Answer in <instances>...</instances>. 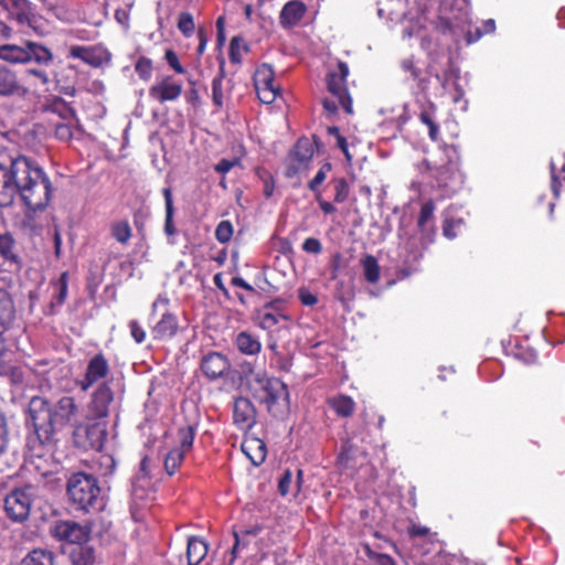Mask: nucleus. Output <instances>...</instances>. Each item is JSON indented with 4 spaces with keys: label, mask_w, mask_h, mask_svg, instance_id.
Listing matches in <instances>:
<instances>
[{
    "label": "nucleus",
    "mask_w": 565,
    "mask_h": 565,
    "mask_svg": "<svg viewBox=\"0 0 565 565\" xmlns=\"http://www.w3.org/2000/svg\"><path fill=\"white\" fill-rule=\"evenodd\" d=\"M21 198L32 212L44 210L52 199V182L40 163L28 156H9L0 160V207Z\"/></svg>",
    "instance_id": "f257e3e1"
},
{
    "label": "nucleus",
    "mask_w": 565,
    "mask_h": 565,
    "mask_svg": "<svg viewBox=\"0 0 565 565\" xmlns=\"http://www.w3.org/2000/svg\"><path fill=\"white\" fill-rule=\"evenodd\" d=\"M29 414L39 443L38 448L31 446L30 457L42 459L50 451L47 446L52 444L57 429L66 426L75 428L79 423L81 405L73 396H63L54 405L45 397L34 396L29 402Z\"/></svg>",
    "instance_id": "f03ea898"
},
{
    "label": "nucleus",
    "mask_w": 565,
    "mask_h": 565,
    "mask_svg": "<svg viewBox=\"0 0 565 565\" xmlns=\"http://www.w3.org/2000/svg\"><path fill=\"white\" fill-rule=\"evenodd\" d=\"M420 46L428 52L429 62L426 67L428 79L430 81L431 76L436 77L441 95L446 93L450 82H454L459 90V96H455L452 99L458 103L462 95L458 84L460 68L454 63L450 50L439 43V38H422Z\"/></svg>",
    "instance_id": "7ed1b4c3"
},
{
    "label": "nucleus",
    "mask_w": 565,
    "mask_h": 565,
    "mask_svg": "<svg viewBox=\"0 0 565 565\" xmlns=\"http://www.w3.org/2000/svg\"><path fill=\"white\" fill-rule=\"evenodd\" d=\"M102 488L95 475L71 473L66 481V495L73 510L83 513L100 509Z\"/></svg>",
    "instance_id": "20e7f679"
},
{
    "label": "nucleus",
    "mask_w": 565,
    "mask_h": 565,
    "mask_svg": "<svg viewBox=\"0 0 565 565\" xmlns=\"http://www.w3.org/2000/svg\"><path fill=\"white\" fill-rule=\"evenodd\" d=\"M249 390L253 397L260 404H265L268 412H271L281 399H289L287 384L280 381L279 377L267 376L266 373L255 374L249 382Z\"/></svg>",
    "instance_id": "39448f33"
},
{
    "label": "nucleus",
    "mask_w": 565,
    "mask_h": 565,
    "mask_svg": "<svg viewBox=\"0 0 565 565\" xmlns=\"http://www.w3.org/2000/svg\"><path fill=\"white\" fill-rule=\"evenodd\" d=\"M349 66L344 61H338L335 68L328 72L326 82L332 95L347 114H353V100L348 88Z\"/></svg>",
    "instance_id": "423d86ee"
},
{
    "label": "nucleus",
    "mask_w": 565,
    "mask_h": 565,
    "mask_svg": "<svg viewBox=\"0 0 565 565\" xmlns=\"http://www.w3.org/2000/svg\"><path fill=\"white\" fill-rule=\"evenodd\" d=\"M31 489V486L14 488L6 495L3 509L13 523L28 521L33 502Z\"/></svg>",
    "instance_id": "0eeeda50"
},
{
    "label": "nucleus",
    "mask_w": 565,
    "mask_h": 565,
    "mask_svg": "<svg viewBox=\"0 0 565 565\" xmlns=\"http://www.w3.org/2000/svg\"><path fill=\"white\" fill-rule=\"evenodd\" d=\"M111 374L109 359L103 352L89 356L82 379L77 381L81 391L87 392L94 385L109 382Z\"/></svg>",
    "instance_id": "6e6552de"
},
{
    "label": "nucleus",
    "mask_w": 565,
    "mask_h": 565,
    "mask_svg": "<svg viewBox=\"0 0 565 565\" xmlns=\"http://www.w3.org/2000/svg\"><path fill=\"white\" fill-rule=\"evenodd\" d=\"M107 436V427L102 422L90 423L89 425L78 423L73 430L74 441L86 450H103Z\"/></svg>",
    "instance_id": "1a4fd4ad"
},
{
    "label": "nucleus",
    "mask_w": 565,
    "mask_h": 565,
    "mask_svg": "<svg viewBox=\"0 0 565 565\" xmlns=\"http://www.w3.org/2000/svg\"><path fill=\"white\" fill-rule=\"evenodd\" d=\"M115 398L116 393L110 386V382L96 385L88 399V417L95 420L108 418Z\"/></svg>",
    "instance_id": "9d476101"
},
{
    "label": "nucleus",
    "mask_w": 565,
    "mask_h": 565,
    "mask_svg": "<svg viewBox=\"0 0 565 565\" xmlns=\"http://www.w3.org/2000/svg\"><path fill=\"white\" fill-rule=\"evenodd\" d=\"M184 84L173 75H160L149 88V96L159 104L177 102L183 94Z\"/></svg>",
    "instance_id": "9b49d317"
},
{
    "label": "nucleus",
    "mask_w": 565,
    "mask_h": 565,
    "mask_svg": "<svg viewBox=\"0 0 565 565\" xmlns=\"http://www.w3.org/2000/svg\"><path fill=\"white\" fill-rule=\"evenodd\" d=\"M313 156L315 148L311 140L308 138L298 139L287 157L285 175L292 178L297 173L307 170Z\"/></svg>",
    "instance_id": "f8f14e48"
},
{
    "label": "nucleus",
    "mask_w": 565,
    "mask_h": 565,
    "mask_svg": "<svg viewBox=\"0 0 565 565\" xmlns=\"http://www.w3.org/2000/svg\"><path fill=\"white\" fill-rule=\"evenodd\" d=\"M90 529L75 521H56L51 529L52 537L77 546L89 539Z\"/></svg>",
    "instance_id": "ddd939ff"
},
{
    "label": "nucleus",
    "mask_w": 565,
    "mask_h": 565,
    "mask_svg": "<svg viewBox=\"0 0 565 565\" xmlns=\"http://www.w3.org/2000/svg\"><path fill=\"white\" fill-rule=\"evenodd\" d=\"M254 86L260 103L273 104L279 95L278 86H275V74L269 65L259 66L253 76Z\"/></svg>",
    "instance_id": "4468645a"
},
{
    "label": "nucleus",
    "mask_w": 565,
    "mask_h": 565,
    "mask_svg": "<svg viewBox=\"0 0 565 565\" xmlns=\"http://www.w3.org/2000/svg\"><path fill=\"white\" fill-rule=\"evenodd\" d=\"M70 57L82 60L92 67H102L111 60L110 52L103 44L72 45Z\"/></svg>",
    "instance_id": "2eb2a0df"
},
{
    "label": "nucleus",
    "mask_w": 565,
    "mask_h": 565,
    "mask_svg": "<svg viewBox=\"0 0 565 565\" xmlns=\"http://www.w3.org/2000/svg\"><path fill=\"white\" fill-rule=\"evenodd\" d=\"M200 370L207 380L214 382V380L228 375L231 362L226 354L221 352H207L202 355Z\"/></svg>",
    "instance_id": "dca6fc26"
},
{
    "label": "nucleus",
    "mask_w": 565,
    "mask_h": 565,
    "mask_svg": "<svg viewBox=\"0 0 565 565\" xmlns=\"http://www.w3.org/2000/svg\"><path fill=\"white\" fill-rule=\"evenodd\" d=\"M233 418L237 428L247 430L254 427L257 418V411L247 397L234 399Z\"/></svg>",
    "instance_id": "f3484780"
},
{
    "label": "nucleus",
    "mask_w": 565,
    "mask_h": 565,
    "mask_svg": "<svg viewBox=\"0 0 565 565\" xmlns=\"http://www.w3.org/2000/svg\"><path fill=\"white\" fill-rule=\"evenodd\" d=\"M401 68L408 74L412 81L415 82L416 87L422 94L428 95L429 93V76L426 68L423 71L414 56L403 58L401 61Z\"/></svg>",
    "instance_id": "a211bd4d"
},
{
    "label": "nucleus",
    "mask_w": 565,
    "mask_h": 565,
    "mask_svg": "<svg viewBox=\"0 0 565 565\" xmlns=\"http://www.w3.org/2000/svg\"><path fill=\"white\" fill-rule=\"evenodd\" d=\"M26 88L22 85L18 75L8 66H0V96H23Z\"/></svg>",
    "instance_id": "6ab92c4d"
},
{
    "label": "nucleus",
    "mask_w": 565,
    "mask_h": 565,
    "mask_svg": "<svg viewBox=\"0 0 565 565\" xmlns=\"http://www.w3.org/2000/svg\"><path fill=\"white\" fill-rule=\"evenodd\" d=\"M179 330L178 317L171 311L164 312L152 329V338L159 341L171 340Z\"/></svg>",
    "instance_id": "aec40b11"
},
{
    "label": "nucleus",
    "mask_w": 565,
    "mask_h": 565,
    "mask_svg": "<svg viewBox=\"0 0 565 565\" xmlns=\"http://www.w3.org/2000/svg\"><path fill=\"white\" fill-rule=\"evenodd\" d=\"M241 449L254 466L263 465L267 456V446L265 441L256 436L245 437L241 445Z\"/></svg>",
    "instance_id": "412c9836"
},
{
    "label": "nucleus",
    "mask_w": 565,
    "mask_h": 565,
    "mask_svg": "<svg viewBox=\"0 0 565 565\" xmlns=\"http://www.w3.org/2000/svg\"><path fill=\"white\" fill-rule=\"evenodd\" d=\"M12 18H14L20 24H26L28 28L33 30L36 34H43V18L33 14L31 2L28 0H24V6H17V10L13 12Z\"/></svg>",
    "instance_id": "4be33fe9"
},
{
    "label": "nucleus",
    "mask_w": 565,
    "mask_h": 565,
    "mask_svg": "<svg viewBox=\"0 0 565 565\" xmlns=\"http://www.w3.org/2000/svg\"><path fill=\"white\" fill-rule=\"evenodd\" d=\"M306 12L307 7L303 1L289 0L281 9L280 22L284 25H295L301 21Z\"/></svg>",
    "instance_id": "5701e85b"
},
{
    "label": "nucleus",
    "mask_w": 565,
    "mask_h": 565,
    "mask_svg": "<svg viewBox=\"0 0 565 565\" xmlns=\"http://www.w3.org/2000/svg\"><path fill=\"white\" fill-rule=\"evenodd\" d=\"M327 403L340 418H350V416L354 415L356 407L354 398L343 395V393L329 397Z\"/></svg>",
    "instance_id": "b1692460"
},
{
    "label": "nucleus",
    "mask_w": 565,
    "mask_h": 565,
    "mask_svg": "<svg viewBox=\"0 0 565 565\" xmlns=\"http://www.w3.org/2000/svg\"><path fill=\"white\" fill-rule=\"evenodd\" d=\"M15 317L12 297L0 289V332L3 333L13 324Z\"/></svg>",
    "instance_id": "393cba45"
},
{
    "label": "nucleus",
    "mask_w": 565,
    "mask_h": 565,
    "mask_svg": "<svg viewBox=\"0 0 565 565\" xmlns=\"http://www.w3.org/2000/svg\"><path fill=\"white\" fill-rule=\"evenodd\" d=\"M436 104L429 102L419 113V120L428 128V137L431 141L440 139L439 125L436 120Z\"/></svg>",
    "instance_id": "a878e982"
},
{
    "label": "nucleus",
    "mask_w": 565,
    "mask_h": 565,
    "mask_svg": "<svg viewBox=\"0 0 565 565\" xmlns=\"http://www.w3.org/2000/svg\"><path fill=\"white\" fill-rule=\"evenodd\" d=\"M234 343L238 351L242 354L246 355L259 354L262 350L259 339H257L256 337H254L253 333L247 331H241L239 333H237Z\"/></svg>",
    "instance_id": "bb28decb"
},
{
    "label": "nucleus",
    "mask_w": 565,
    "mask_h": 565,
    "mask_svg": "<svg viewBox=\"0 0 565 565\" xmlns=\"http://www.w3.org/2000/svg\"><path fill=\"white\" fill-rule=\"evenodd\" d=\"M207 553L209 546L203 539L191 536L188 540L186 558L189 565L200 564Z\"/></svg>",
    "instance_id": "cd10ccee"
},
{
    "label": "nucleus",
    "mask_w": 565,
    "mask_h": 565,
    "mask_svg": "<svg viewBox=\"0 0 565 565\" xmlns=\"http://www.w3.org/2000/svg\"><path fill=\"white\" fill-rule=\"evenodd\" d=\"M20 565H55V554L49 548L35 547L22 557Z\"/></svg>",
    "instance_id": "c85d7f7f"
},
{
    "label": "nucleus",
    "mask_w": 565,
    "mask_h": 565,
    "mask_svg": "<svg viewBox=\"0 0 565 565\" xmlns=\"http://www.w3.org/2000/svg\"><path fill=\"white\" fill-rule=\"evenodd\" d=\"M68 282H70V273L63 271L56 281H52L51 286L54 288V295L51 299V309L55 308V306L64 305L67 295H68Z\"/></svg>",
    "instance_id": "c756f323"
},
{
    "label": "nucleus",
    "mask_w": 565,
    "mask_h": 565,
    "mask_svg": "<svg viewBox=\"0 0 565 565\" xmlns=\"http://www.w3.org/2000/svg\"><path fill=\"white\" fill-rule=\"evenodd\" d=\"M85 544L71 547L70 559L72 565H93L95 563V551L92 546Z\"/></svg>",
    "instance_id": "7c9ffc66"
},
{
    "label": "nucleus",
    "mask_w": 565,
    "mask_h": 565,
    "mask_svg": "<svg viewBox=\"0 0 565 565\" xmlns=\"http://www.w3.org/2000/svg\"><path fill=\"white\" fill-rule=\"evenodd\" d=\"M0 58L10 62H29L28 42L24 45H0Z\"/></svg>",
    "instance_id": "2f4dec72"
},
{
    "label": "nucleus",
    "mask_w": 565,
    "mask_h": 565,
    "mask_svg": "<svg viewBox=\"0 0 565 565\" xmlns=\"http://www.w3.org/2000/svg\"><path fill=\"white\" fill-rule=\"evenodd\" d=\"M44 110L56 113L58 117L63 119H68L75 117V110L73 107L63 100L62 97L58 96H51L46 99L44 106Z\"/></svg>",
    "instance_id": "473e14b6"
},
{
    "label": "nucleus",
    "mask_w": 565,
    "mask_h": 565,
    "mask_svg": "<svg viewBox=\"0 0 565 565\" xmlns=\"http://www.w3.org/2000/svg\"><path fill=\"white\" fill-rule=\"evenodd\" d=\"M0 376H7L13 384L24 382V370L21 363H12L0 359Z\"/></svg>",
    "instance_id": "72a5a7b5"
},
{
    "label": "nucleus",
    "mask_w": 565,
    "mask_h": 565,
    "mask_svg": "<svg viewBox=\"0 0 565 565\" xmlns=\"http://www.w3.org/2000/svg\"><path fill=\"white\" fill-rule=\"evenodd\" d=\"M110 235L116 242L126 245L132 237V228L127 220L115 221L109 226Z\"/></svg>",
    "instance_id": "f704fd0d"
},
{
    "label": "nucleus",
    "mask_w": 565,
    "mask_h": 565,
    "mask_svg": "<svg viewBox=\"0 0 565 565\" xmlns=\"http://www.w3.org/2000/svg\"><path fill=\"white\" fill-rule=\"evenodd\" d=\"M15 241L10 232L0 234V257L10 262L11 264H18L19 256L14 252Z\"/></svg>",
    "instance_id": "c9c22d12"
},
{
    "label": "nucleus",
    "mask_w": 565,
    "mask_h": 565,
    "mask_svg": "<svg viewBox=\"0 0 565 565\" xmlns=\"http://www.w3.org/2000/svg\"><path fill=\"white\" fill-rule=\"evenodd\" d=\"M280 319L288 320L289 317L284 315V312L265 310V307L258 311V327H260L263 330L273 331Z\"/></svg>",
    "instance_id": "e433bc0d"
},
{
    "label": "nucleus",
    "mask_w": 565,
    "mask_h": 565,
    "mask_svg": "<svg viewBox=\"0 0 565 565\" xmlns=\"http://www.w3.org/2000/svg\"><path fill=\"white\" fill-rule=\"evenodd\" d=\"M220 62V68L218 74L214 76L212 81V97H213V104L222 107L223 105V88H222V82L226 75L225 73V60L223 57H218Z\"/></svg>",
    "instance_id": "4c0bfd02"
},
{
    "label": "nucleus",
    "mask_w": 565,
    "mask_h": 565,
    "mask_svg": "<svg viewBox=\"0 0 565 565\" xmlns=\"http://www.w3.org/2000/svg\"><path fill=\"white\" fill-rule=\"evenodd\" d=\"M361 265L363 267L365 280L371 284L379 282L381 269L377 258L372 256V254H366L365 257L361 259Z\"/></svg>",
    "instance_id": "58836bf2"
},
{
    "label": "nucleus",
    "mask_w": 565,
    "mask_h": 565,
    "mask_svg": "<svg viewBox=\"0 0 565 565\" xmlns=\"http://www.w3.org/2000/svg\"><path fill=\"white\" fill-rule=\"evenodd\" d=\"M196 434L198 427L195 425H185L178 428L177 435L180 443L179 447L184 454L191 451Z\"/></svg>",
    "instance_id": "ea45409f"
},
{
    "label": "nucleus",
    "mask_w": 565,
    "mask_h": 565,
    "mask_svg": "<svg viewBox=\"0 0 565 565\" xmlns=\"http://www.w3.org/2000/svg\"><path fill=\"white\" fill-rule=\"evenodd\" d=\"M262 530H263L262 525H253L249 529L243 530L241 532L234 531V546L232 547V552H231L232 553V557L230 561L231 563L235 562L236 556H237L236 553H237L238 548L241 547V545H243V546L247 545V541H246L247 535H253L255 537V535H258Z\"/></svg>",
    "instance_id": "a19ab883"
},
{
    "label": "nucleus",
    "mask_w": 565,
    "mask_h": 565,
    "mask_svg": "<svg viewBox=\"0 0 565 565\" xmlns=\"http://www.w3.org/2000/svg\"><path fill=\"white\" fill-rule=\"evenodd\" d=\"M249 51L248 45L245 43L244 38H232L228 45V57L235 65H241L245 54Z\"/></svg>",
    "instance_id": "79ce46f5"
},
{
    "label": "nucleus",
    "mask_w": 565,
    "mask_h": 565,
    "mask_svg": "<svg viewBox=\"0 0 565 565\" xmlns=\"http://www.w3.org/2000/svg\"><path fill=\"white\" fill-rule=\"evenodd\" d=\"M184 456L183 450H181L179 446L170 449L164 457V471L170 476L174 475L184 462Z\"/></svg>",
    "instance_id": "37998d69"
},
{
    "label": "nucleus",
    "mask_w": 565,
    "mask_h": 565,
    "mask_svg": "<svg viewBox=\"0 0 565 565\" xmlns=\"http://www.w3.org/2000/svg\"><path fill=\"white\" fill-rule=\"evenodd\" d=\"M164 206H166V216H164V234L168 236L174 235L177 233V227L173 222V204L171 190H164Z\"/></svg>",
    "instance_id": "c03bdc74"
},
{
    "label": "nucleus",
    "mask_w": 565,
    "mask_h": 565,
    "mask_svg": "<svg viewBox=\"0 0 565 565\" xmlns=\"http://www.w3.org/2000/svg\"><path fill=\"white\" fill-rule=\"evenodd\" d=\"M331 184L333 185V201L337 204H342L345 202L350 194V185L345 178H333L331 180Z\"/></svg>",
    "instance_id": "a18cd8bd"
},
{
    "label": "nucleus",
    "mask_w": 565,
    "mask_h": 565,
    "mask_svg": "<svg viewBox=\"0 0 565 565\" xmlns=\"http://www.w3.org/2000/svg\"><path fill=\"white\" fill-rule=\"evenodd\" d=\"M29 61L49 62L52 58V52L44 45L28 42Z\"/></svg>",
    "instance_id": "49530a36"
},
{
    "label": "nucleus",
    "mask_w": 565,
    "mask_h": 565,
    "mask_svg": "<svg viewBox=\"0 0 565 565\" xmlns=\"http://www.w3.org/2000/svg\"><path fill=\"white\" fill-rule=\"evenodd\" d=\"M435 210L436 204L433 200H427L422 204L417 220V226L422 232L426 231L427 223L433 220Z\"/></svg>",
    "instance_id": "de8ad7c7"
},
{
    "label": "nucleus",
    "mask_w": 565,
    "mask_h": 565,
    "mask_svg": "<svg viewBox=\"0 0 565 565\" xmlns=\"http://www.w3.org/2000/svg\"><path fill=\"white\" fill-rule=\"evenodd\" d=\"M332 170V164L330 162H324L320 166V168L317 170L315 178L309 181V190L313 192L315 194L322 193L320 191V185L326 180L329 171Z\"/></svg>",
    "instance_id": "09e8293b"
},
{
    "label": "nucleus",
    "mask_w": 565,
    "mask_h": 565,
    "mask_svg": "<svg viewBox=\"0 0 565 565\" xmlns=\"http://www.w3.org/2000/svg\"><path fill=\"white\" fill-rule=\"evenodd\" d=\"M135 72L141 81H150L153 74V62L145 56L139 57L135 64Z\"/></svg>",
    "instance_id": "8fccbe9b"
},
{
    "label": "nucleus",
    "mask_w": 565,
    "mask_h": 565,
    "mask_svg": "<svg viewBox=\"0 0 565 565\" xmlns=\"http://www.w3.org/2000/svg\"><path fill=\"white\" fill-rule=\"evenodd\" d=\"M234 235V226L230 221H221L214 231L216 241L221 244L231 242Z\"/></svg>",
    "instance_id": "3c124183"
},
{
    "label": "nucleus",
    "mask_w": 565,
    "mask_h": 565,
    "mask_svg": "<svg viewBox=\"0 0 565 565\" xmlns=\"http://www.w3.org/2000/svg\"><path fill=\"white\" fill-rule=\"evenodd\" d=\"M177 28L183 35L191 34L195 30L194 18L190 12H182L178 15Z\"/></svg>",
    "instance_id": "603ef678"
},
{
    "label": "nucleus",
    "mask_w": 565,
    "mask_h": 565,
    "mask_svg": "<svg viewBox=\"0 0 565 565\" xmlns=\"http://www.w3.org/2000/svg\"><path fill=\"white\" fill-rule=\"evenodd\" d=\"M436 29L440 32H449L450 34L456 35L460 32V24L457 21H452L449 17L440 15L437 19Z\"/></svg>",
    "instance_id": "864d4df0"
},
{
    "label": "nucleus",
    "mask_w": 565,
    "mask_h": 565,
    "mask_svg": "<svg viewBox=\"0 0 565 565\" xmlns=\"http://www.w3.org/2000/svg\"><path fill=\"white\" fill-rule=\"evenodd\" d=\"M363 547H364L365 555L369 556L370 559L375 561L376 564H379V565H396L395 561L393 559V557L391 555L373 552V550L370 547L369 544H364Z\"/></svg>",
    "instance_id": "5fc2aeb1"
},
{
    "label": "nucleus",
    "mask_w": 565,
    "mask_h": 565,
    "mask_svg": "<svg viewBox=\"0 0 565 565\" xmlns=\"http://www.w3.org/2000/svg\"><path fill=\"white\" fill-rule=\"evenodd\" d=\"M164 60L167 61L168 65L174 70V72L177 74H184L185 73V68L183 67V65L180 63L177 54L174 51L172 50H167L164 52Z\"/></svg>",
    "instance_id": "6e6d98bb"
},
{
    "label": "nucleus",
    "mask_w": 565,
    "mask_h": 565,
    "mask_svg": "<svg viewBox=\"0 0 565 565\" xmlns=\"http://www.w3.org/2000/svg\"><path fill=\"white\" fill-rule=\"evenodd\" d=\"M128 326H129L130 333L136 342L141 343L146 340L147 332L142 328V326L139 323L138 320H135V319L130 320Z\"/></svg>",
    "instance_id": "4d7b16f0"
},
{
    "label": "nucleus",
    "mask_w": 565,
    "mask_h": 565,
    "mask_svg": "<svg viewBox=\"0 0 565 565\" xmlns=\"http://www.w3.org/2000/svg\"><path fill=\"white\" fill-rule=\"evenodd\" d=\"M302 250L311 254H320L322 250V243L317 237H307L302 244Z\"/></svg>",
    "instance_id": "13d9d810"
},
{
    "label": "nucleus",
    "mask_w": 565,
    "mask_h": 565,
    "mask_svg": "<svg viewBox=\"0 0 565 565\" xmlns=\"http://www.w3.org/2000/svg\"><path fill=\"white\" fill-rule=\"evenodd\" d=\"M8 445V422L0 413V455L7 449Z\"/></svg>",
    "instance_id": "bf43d9fd"
},
{
    "label": "nucleus",
    "mask_w": 565,
    "mask_h": 565,
    "mask_svg": "<svg viewBox=\"0 0 565 565\" xmlns=\"http://www.w3.org/2000/svg\"><path fill=\"white\" fill-rule=\"evenodd\" d=\"M292 480V473L290 470H286L278 481V490L281 495H287L290 491V484Z\"/></svg>",
    "instance_id": "052dcab7"
},
{
    "label": "nucleus",
    "mask_w": 565,
    "mask_h": 565,
    "mask_svg": "<svg viewBox=\"0 0 565 565\" xmlns=\"http://www.w3.org/2000/svg\"><path fill=\"white\" fill-rule=\"evenodd\" d=\"M298 297L302 305L305 306H315L318 302V297L315 294H311L309 289L300 288L298 291Z\"/></svg>",
    "instance_id": "680f3d73"
},
{
    "label": "nucleus",
    "mask_w": 565,
    "mask_h": 565,
    "mask_svg": "<svg viewBox=\"0 0 565 565\" xmlns=\"http://www.w3.org/2000/svg\"><path fill=\"white\" fill-rule=\"evenodd\" d=\"M430 529L427 525L422 524H412L408 527L409 537H427L429 535Z\"/></svg>",
    "instance_id": "e2e57ef3"
},
{
    "label": "nucleus",
    "mask_w": 565,
    "mask_h": 565,
    "mask_svg": "<svg viewBox=\"0 0 565 565\" xmlns=\"http://www.w3.org/2000/svg\"><path fill=\"white\" fill-rule=\"evenodd\" d=\"M55 136L60 140H71L73 136L72 126L57 124L55 127Z\"/></svg>",
    "instance_id": "0e129e2a"
},
{
    "label": "nucleus",
    "mask_w": 565,
    "mask_h": 565,
    "mask_svg": "<svg viewBox=\"0 0 565 565\" xmlns=\"http://www.w3.org/2000/svg\"><path fill=\"white\" fill-rule=\"evenodd\" d=\"M495 29H497L495 21L492 20V18H490L489 20L483 21L482 25L480 28H477L475 30V34L473 35H488V34H492V32H494Z\"/></svg>",
    "instance_id": "69168bd1"
},
{
    "label": "nucleus",
    "mask_w": 565,
    "mask_h": 565,
    "mask_svg": "<svg viewBox=\"0 0 565 565\" xmlns=\"http://www.w3.org/2000/svg\"><path fill=\"white\" fill-rule=\"evenodd\" d=\"M316 201L320 206L321 212L324 214H333L337 210L332 203L322 199V193L316 194Z\"/></svg>",
    "instance_id": "338daca9"
},
{
    "label": "nucleus",
    "mask_w": 565,
    "mask_h": 565,
    "mask_svg": "<svg viewBox=\"0 0 565 565\" xmlns=\"http://www.w3.org/2000/svg\"><path fill=\"white\" fill-rule=\"evenodd\" d=\"M238 160H228V159H222L220 162L215 164V171L221 173H226L238 163Z\"/></svg>",
    "instance_id": "774afa93"
}]
</instances>
